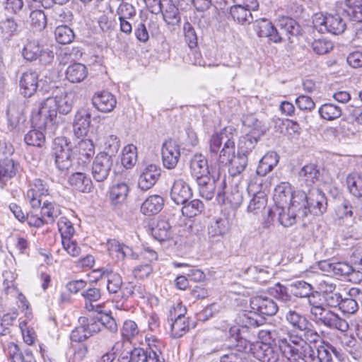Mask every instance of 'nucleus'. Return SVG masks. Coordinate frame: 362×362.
Listing matches in <instances>:
<instances>
[{"label": "nucleus", "mask_w": 362, "mask_h": 362, "mask_svg": "<svg viewBox=\"0 0 362 362\" xmlns=\"http://www.w3.org/2000/svg\"><path fill=\"white\" fill-rule=\"evenodd\" d=\"M72 107V95L66 91L48 97L40 103L38 113L34 118L35 124L40 129L52 130L54 126L53 121L57 113L67 115Z\"/></svg>", "instance_id": "1"}, {"label": "nucleus", "mask_w": 362, "mask_h": 362, "mask_svg": "<svg viewBox=\"0 0 362 362\" xmlns=\"http://www.w3.org/2000/svg\"><path fill=\"white\" fill-rule=\"evenodd\" d=\"M248 158L247 155L238 151L237 156L230 157L228 163H230L229 172L233 175H237L243 172L247 165Z\"/></svg>", "instance_id": "41"}, {"label": "nucleus", "mask_w": 362, "mask_h": 362, "mask_svg": "<svg viewBox=\"0 0 362 362\" xmlns=\"http://www.w3.org/2000/svg\"><path fill=\"white\" fill-rule=\"evenodd\" d=\"M298 175L307 185H311L319 180L320 173L316 165L308 164L301 168Z\"/></svg>", "instance_id": "40"}, {"label": "nucleus", "mask_w": 362, "mask_h": 362, "mask_svg": "<svg viewBox=\"0 0 362 362\" xmlns=\"http://www.w3.org/2000/svg\"><path fill=\"white\" fill-rule=\"evenodd\" d=\"M279 223L284 227H289L296 223L297 218H304L308 216L306 209H301L298 202L293 200L288 205L276 206Z\"/></svg>", "instance_id": "11"}, {"label": "nucleus", "mask_w": 362, "mask_h": 362, "mask_svg": "<svg viewBox=\"0 0 362 362\" xmlns=\"http://www.w3.org/2000/svg\"><path fill=\"white\" fill-rule=\"evenodd\" d=\"M137 160L136 147L132 144L127 145L123 149L122 163L126 168H131Z\"/></svg>", "instance_id": "51"}, {"label": "nucleus", "mask_w": 362, "mask_h": 362, "mask_svg": "<svg viewBox=\"0 0 362 362\" xmlns=\"http://www.w3.org/2000/svg\"><path fill=\"white\" fill-rule=\"evenodd\" d=\"M349 192L356 197H362V175L356 172L349 173L346 177Z\"/></svg>", "instance_id": "39"}, {"label": "nucleus", "mask_w": 362, "mask_h": 362, "mask_svg": "<svg viewBox=\"0 0 362 362\" xmlns=\"http://www.w3.org/2000/svg\"><path fill=\"white\" fill-rule=\"evenodd\" d=\"M18 163L11 158H4L0 161V183L4 184L16 174Z\"/></svg>", "instance_id": "36"}, {"label": "nucleus", "mask_w": 362, "mask_h": 362, "mask_svg": "<svg viewBox=\"0 0 362 362\" xmlns=\"http://www.w3.org/2000/svg\"><path fill=\"white\" fill-rule=\"evenodd\" d=\"M196 182L199 187L200 196L207 200H211L214 197L217 184H219L220 186L225 184L224 180L220 182L218 180H216L214 177L211 178L210 176L203 177L197 180Z\"/></svg>", "instance_id": "23"}, {"label": "nucleus", "mask_w": 362, "mask_h": 362, "mask_svg": "<svg viewBox=\"0 0 362 362\" xmlns=\"http://www.w3.org/2000/svg\"><path fill=\"white\" fill-rule=\"evenodd\" d=\"M190 173L195 180L209 177L210 171L206 158L202 154H195L190 160Z\"/></svg>", "instance_id": "22"}, {"label": "nucleus", "mask_w": 362, "mask_h": 362, "mask_svg": "<svg viewBox=\"0 0 362 362\" xmlns=\"http://www.w3.org/2000/svg\"><path fill=\"white\" fill-rule=\"evenodd\" d=\"M52 153L57 168L65 172L69 170L72 164V145L65 137L55 138L53 141Z\"/></svg>", "instance_id": "9"}, {"label": "nucleus", "mask_w": 362, "mask_h": 362, "mask_svg": "<svg viewBox=\"0 0 362 362\" xmlns=\"http://www.w3.org/2000/svg\"><path fill=\"white\" fill-rule=\"evenodd\" d=\"M40 208V214L45 224H52L61 214L59 206L48 200H45Z\"/></svg>", "instance_id": "30"}, {"label": "nucleus", "mask_w": 362, "mask_h": 362, "mask_svg": "<svg viewBox=\"0 0 362 362\" xmlns=\"http://www.w3.org/2000/svg\"><path fill=\"white\" fill-rule=\"evenodd\" d=\"M58 229L62 236V240L71 238L74 233V228L71 222L66 217H61L57 223Z\"/></svg>", "instance_id": "58"}, {"label": "nucleus", "mask_w": 362, "mask_h": 362, "mask_svg": "<svg viewBox=\"0 0 362 362\" xmlns=\"http://www.w3.org/2000/svg\"><path fill=\"white\" fill-rule=\"evenodd\" d=\"M91 113L86 108L80 109L76 114L73 124L74 134L77 137L86 136L91 122Z\"/></svg>", "instance_id": "19"}, {"label": "nucleus", "mask_w": 362, "mask_h": 362, "mask_svg": "<svg viewBox=\"0 0 362 362\" xmlns=\"http://www.w3.org/2000/svg\"><path fill=\"white\" fill-rule=\"evenodd\" d=\"M120 148L119 139L113 134L109 135L105 138V148L112 158L118 152Z\"/></svg>", "instance_id": "63"}, {"label": "nucleus", "mask_w": 362, "mask_h": 362, "mask_svg": "<svg viewBox=\"0 0 362 362\" xmlns=\"http://www.w3.org/2000/svg\"><path fill=\"white\" fill-rule=\"evenodd\" d=\"M320 116L327 120H333L339 118L342 113L339 106L332 103H325L322 105L318 110Z\"/></svg>", "instance_id": "48"}, {"label": "nucleus", "mask_w": 362, "mask_h": 362, "mask_svg": "<svg viewBox=\"0 0 362 362\" xmlns=\"http://www.w3.org/2000/svg\"><path fill=\"white\" fill-rule=\"evenodd\" d=\"M117 14L119 18L131 19L136 16V10L132 4L122 1L117 9Z\"/></svg>", "instance_id": "60"}, {"label": "nucleus", "mask_w": 362, "mask_h": 362, "mask_svg": "<svg viewBox=\"0 0 362 362\" xmlns=\"http://www.w3.org/2000/svg\"><path fill=\"white\" fill-rule=\"evenodd\" d=\"M296 192H293L288 182H281L274 189V200L276 206L288 205L293 202Z\"/></svg>", "instance_id": "21"}, {"label": "nucleus", "mask_w": 362, "mask_h": 362, "mask_svg": "<svg viewBox=\"0 0 362 362\" xmlns=\"http://www.w3.org/2000/svg\"><path fill=\"white\" fill-rule=\"evenodd\" d=\"M69 183L75 189L81 192H90L93 188L90 178L80 171L71 174L69 178Z\"/></svg>", "instance_id": "25"}, {"label": "nucleus", "mask_w": 362, "mask_h": 362, "mask_svg": "<svg viewBox=\"0 0 362 362\" xmlns=\"http://www.w3.org/2000/svg\"><path fill=\"white\" fill-rule=\"evenodd\" d=\"M267 205V197L264 192H258L251 199L247 210L253 214H257L260 210L265 208Z\"/></svg>", "instance_id": "52"}, {"label": "nucleus", "mask_w": 362, "mask_h": 362, "mask_svg": "<svg viewBox=\"0 0 362 362\" xmlns=\"http://www.w3.org/2000/svg\"><path fill=\"white\" fill-rule=\"evenodd\" d=\"M93 106L102 112H110L116 106L117 100L114 95L107 91L95 93L92 98Z\"/></svg>", "instance_id": "20"}, {"label": "nucleus", "mask_w": 362, "mask_h": 362, "mask_svg": "<svg viewBox=\"0 0 362 362\" xmlns=\"http://www.w3.org/2000/svg\"><path fill=\"white\" fill-rule=\"evenodd\" d=\"M88 76L86 66L81 63H74L69 66L66 70V78L71 83H80Z\"/></svg>", "instance_id": "31"}, {"label": "nucleus", "mask_w": 362, "mask_h": 362, "mask_svg": "<svg viewBox=\"0 0 362 362\" xmlns=\"http://www.w3.org/2000/svg\"><path fill=\"white\" fill-rule=\"evenodd\" d=\"M259 135L252 133L247 134L243 136L239 142L238 152L248 156V154L254 149L257 143Z\"/></svg>", "instance_id": "45"}, {"label": "nucleus", "mask_w": 362, "mask_h": 362, "mask_svg": "<svg viewBox=\"0 0 362 362\" xmlns=\"http://www.w3.org/2000/svg\"><path fill=\"white\" fill-rule=\"evenodd\" d=\"M129 188L127 183L119 182L114 185L110 191V198L113 204H122L126 200Z\"/></svg>", "instance_id": "38"}, {"label": "nucleus", "mask_w": 362, "mask_h": 362, "mask_svg": "<svg viewBox=\"0 0 362 362\" xmlns=\"http://www.w3.org/2000/svg\"><path fill=\"white\" fill-rule=\"evenodd\" d=\"M112 163L113 160L108 153H99L92 165L93 179L98 182L105 181L110 174Z\"/></svg>", "instance_id": "12"}, {"label": "nucleus", "mask_w": 362, "mask_h": 362, "mask_svg": "<svg viewBox=\"0 0 362 362\" xmlns=\"http://www.w3.org/2000/svg\"><path fill=\"white\" fill-rule=\"evenodd\" d=\"M344 11L351 21L362 22V2L360 0H346Z\"/></svg>", "instance_id": "42"}, {"label": "nucleus", "mask_w": 362, "mask_h": 362, "mask_svg": "<svg viewBox=\"0 0 362 362\" xmlns=\"http://www.w3.org/2000/svg\"><path fill=\"white\" fill-rule=\"evenodd\" d=\"M286 337H278V346L272 345L270 342L257 341L249 344V351L255 358L262 362H277L279 359L280 351L288 359V356L284 352L281 340Z\"/></svg>", "instance_id": "7"}, {"label": "nucleus", "mask_w": 362, "mask_h": 362, "mask_svg": "<svg viewBox=\"0 0 362 362\" xmlns=\"http://www.w3.org/2000/svg\"><path fill=\"white\" fill-rule=\"evenodd\" d=\"M294 202H298L301 209H306L308 214L310 213L315 216L323 214L327 208V198L318 188H312L308 193L297 191Z\"/></svg>", "instance_id": "6"}, {"label": "nucleus", "mask_w": 362, "mask_h": 362, "mask_svg": "<svg viewBox=\"0 0 362 362\" xmlns=\"http://www.w3.org/2000/svg\"><path fill=\"white\" fill-rule=\"evenodd\" d=\"M47 194L48 188L46 183L41 179H35L30 185L26 197L33 209H38L41 206L42 197Z\"/></svg>", "instance_id": "15"}, {"label": "nucleus", "mask_w": 362, "mask_h": 362, "mask_svg": "<svg viewBox=\"0 0 362 362\" xmlns=\"http://www.w3.org/2000/svg\"><path fill=\"white\" fill-rule=\"evenodd\" d=\"M109 254L115 257L117 260H124L127 257L132 255V250L128 246L120 243L115 239H110L106 243Z\"/></svg>", "instance_id": "28"}, {"label": "nucleus", "mask_w": 362, "mask_h": 362, "mask_svg": "<svg viewBox=\"0 0 362 362\" xmlns=\"http://www.w3.org/2000/svg\"><path fill=\"white\" fill-rule=\"evenodd\" d=\"M313 23L319 33H329L333 35L343 33L346 29V23L342 16L338 13H322L315 15Z\"/></svg>", "instance_id": "8"}, {"label": "nucleus", "mask_w": 362, "mask_h": 362, "mask_svg": "<svg viewBox=\"0 0 362 362\" xmlns=\"http://www.w3.org/2000/svg\"><path fill=\"white\" fill-rule=\"evenodd\" d=\"M145 352L146 362H165V358L158 345H149Z\"/></svg>", "instance_id": "62"}, {"label": "nucleus", "mask_w": 362, "mask_h": 362, "mask_svg": "<svg viewBox=\"0 0 362 362\" xmlns=\"http://www.w3.org/2000/svg\"><path fill=\"white\" fill-rule=\"evenodd\" d=\"M317 296H320V293H314L313 291L312 294L307 297L313 320L317 324L323 325L328 328L338 329L342 332H346L349 329L347 322L333 311L323 307L316 300Z\"/></svg>", "instance_id": "4"}, {"label": "nucleus", "mask_w": 362, "mask_h": 362, "mask_svg": "<svg viewBox=\"0 0 362 362\" xmlns=\"http://www.w3.org/2000/svg\"><path fill=\"white\" fill-rule=\"evenodd\" d=\"M83 297L85 298V308L88 311H96L102 313L101 305H93V302L98 301L100 297V291L97 288H89L82 293Z\"/></svg>", "instance_id": "33"}, {"label": "nucleus", "mask_w": 362, "mask_h": 362, "mask_svg": "<svg viewBox=\"0 0 362 362\" xmlns=\"http://www.w3.org/2000/svg\"><path fill=\"white\" fill-rule=\"evenodd\" d=\"M192 197V192L189 185L182 179L176 180L171 187L170 197L177 204H182Z\"/></svg>", "instance_id": "17"}, {"label": "nucleus", "mask_w": 362, "mask_h": 362, "mask_svg": "<svg viewBox=\"0 0 362 362\" xmlns=\"http://www.w3.org/2000/svg\"><path fill=\"white\" fill-rule=\"evenodd\" d=\"M255 30L259 37H267L274 43L286 40L292 42V37L302 34L300 25L290 18L280 19L277 27H274L271 21L263 19L257 23Z\"/></svg>", "instance_id": "3"}, {"label": "nucleus", "mask_w": 362, "mask_h": 362, "mask_svg": "<svg viewBox=\"0 0 362 362\" xmlns=\"http://www.w3.org/2000/svg\"><path fill=\"white\" fill-rule=\"evenodd\" d=\"M358 293L359 292L357 288H353L350 289L349 292V296L350 297L342 298L339 308L343 313L354 314L358 310V303L355 299L352 298V297Z\"/></svg>", "instance_id": "46"}, {"label": "nucleus", "mask_w": 362, "mask_h": 362, "mask_svg": "<svg viewBox=\"0 0 362 362\" xmlns=\"http://www.w3.org/2000/svg\"><path fill=\"white\" fill-rule=\"evenodd\" d=\"M229 228L228 221L226 218H219L211 221L208 228L209 233L211 236L222 235Z\"/></svg>", "instance_id": "53"}, {"label": "nucleus", "mask_w": 362, "mask_h": 362, "mask_svg": "<svg viewBox=\"0 0 362 362\" xmlns=\"http://www.w3.org/2000/svg\"><path fill=\"white\" fill-rule=\"evenodd\" d=\"M30 314L26 313V320H21L19 327L21 330L24 341L28 344L32 345L35 339L36 334L33 328L28 327V320H30Z\"/></svg>", "instance_id": "54"}, {"label": "nucleus", "mask_w": 362, "mask_h": 362, "mask_svg": "<svg viewBox=\"0 0 362 362\" xmlns=\"http://www.w3.org/2000/svg\"><path fill=\"white\" fill-rule=\"evenodd\" d=\"M286 322L295 329H305V326H312L305 315L294 309H289L286 313Z\"/></svg>", "instance_id": "29"}, {"label": "nucleus", "mask_w": 362, "mask_h": 362, "mask_svg": "<svg viewBox=\"0 0 362 362\" xmlns=\"http://www.w3.org/2000/svg\"><path fill=\"white\" fill-rule=\"evenodd\" d=\"M250 307L259 315L267 316L274 315L279 309L274 300L262 296L252 297L250 299Z\"/></svg>", "instance_id": "14"}, {"label": "nucleus", "mask_w": 362, "mask_h": 362, "mask_svg": "<svg viewBox=\"0 0 362 362\" xmlns=\"http://www.w3.org/2000/svg\"><path fill=\"white\" fill-rule=\"evenodd\" d=\"M31 25L33 28L41 30L47 25V18L45 13L41 10L33 11L30 14Z\"/></svg>", "instance_id": "59"}, {"label": "nucleus", "mask_w": 362, "mask_h": 362, "mask_svg": "<svg viewBox=\"0 0 362 362\" xmlns=\"http://www.w3.org/2000/svg\"><path fill=\"white\" fill-rule=\"evenodd\" d=\"M106 280V287L109 293H117L122 288V276L116 272L109 274Z\"/></svg>", "instance_id": "57"}, {"label": "nucleus", "mask_w": 362, "mask_h": 362, "mask_svg": "<svg viewBox=\"0 0 362 362\" xmlns=\"http://www.w3.org/2000/svg\"><path fill=\"white\" fill-rule=\"evenodd\" d=\"M235 4L230 6V14L235 21L240 24L250 23L253 18L248 8L242 6L240 0H233Z\"/></svg>", "instance_id": "27"}, {"label": "nucleus", "mask_w": 362, "mask_h": 362, "mask_svg": "<svg viewBox=\"0 0 362 362\" xmlns=\"http://www.w3.org/2000/svg\"><path fill=\"white\" fill-rule=\"evenodd\" d=\"M160 7L163 18L168 24L175 25L180 21L178 8L171 4L170 1H168L165 4L160 3Z\"/></svg>", "instance_id": "37"}, {"label": "nucleus", "mask_w": 362, "mask_h": 362, "mask_svg": "<svg viewBox=\"0 0 362 362\" xmlns=\"http://www.w3.org/2000/svg\"><path fill=\"white\" fill-rule=\"evenodd\" d=\"M291 293L298 298H306L312 294L313 287L311 284L304 281H297L290 285Z\"/></svg>", "instance_id": "47"}, {"label": "nucleus", "mask_w": 362, "mask_h": 362, "mask_svg": "<svg viewBox=\"0 0 362 362\" xmlns=\"http://www.w3.org/2000/svg\"><path fill=\"white\" fill-rule=\"evenodd\" d=\"M39 75L35 71L28 70L24 72L20 78L21 93L24 97H31L36 93L38 87Z\"/></svg>", "instance_id": "18"}, {"label": "nucleus", "mask_w": 362, "mask_h": 362, "mask_svg": "<svg viewBox=\"0 0 362 362\" xmlns=\"http://www.w3.org/2000/svg\"><path fill=\"white\" fill-rule=\"evenodd\" d=\"M182 208V213L187 217H194L199 214L204 209V204L199 199H193L189 202H187Z\"/></svg>", "instance_id": "49"}, {"label": "nucleus", "mask_w": 362, "mask_h": 362, "mask_svg": "<svg viewBox=\"0 0 362 362\" xmlns=\"http://www.w3.org/2000/svg\"><path fill=\"white\" fill-rule=\"evenodd\" d=\"M160 175V168L154 164L146 165L141 171L138 186L144 191L151 189L157 182Z\"/></svg>", "instance_id": "16"}, {"label": "nucleus", "mask_w": 362, "mask_h": 362, "mask_svg": "<svg viewBox=\"0 0 362 362\" xmlns=\"http://www.w3.org/2000/svg\"><path fill=\"white\" fill-rule=\"evenodd\" d=\"M256 317L257 313L253 310L250 312L243 311L238 315V323L244 327H256L260 325Z\"/></svg>", "instance_id": "50"}, {"label": "nucleus", "mask_w": 362, "mask_h": 362, "mask_svg": "<svg viewBox=\"0 0 362 362\" xmlns=\"http://www.w3.org/2000/svg\"><path fill=\"white\" fill-rule=\"evenodd\" d=\"M8 355L11 362H35L33 354L29 350L22 352L19 346L14 344L10 343L8 345Z\"/></svg>", "instance_id": "32"}, {"label": "nucleus", "mask_w": 362, "mask_h": 362, "mask_svg": "<svg viewBox=\"0 0 362 362\" xmlns=\"http://www.w3.org/2000/svg\"><path fill=\"white\" fill-rule=\"evenodd\" d=\"M171 334L174 338H180L188 332L189 324L188 318L184 314H179L175 320L171 319Z\"/></svg>", "instance_id": "34"}, {"label": "nucleus", "mask_w": 362, "mask_h": 362, "mask_svg": "<svg viewBox=\"0 0 362 362\" xmlns=\"http://www.w3.org/2000/svg\"><path fill=\"white\" fill-rule=\"evenodd\" d=\"M24 140L28 145L40 147L45 141V136L41 131L33 129L25 135Z\"/></svg>", "instance_id": "56"}, {"label": "nucleus", "mask_w": 362, "mask_h": 362, "mask_svg": "<svg viewBox=\"0 0 362 362\" xmlns=\"http://www.w3.org/2000/svg\"><path fill=\"white\" fill-rule=\"evenodd\" d=\"M56 40L62 44L66 45L71 43L74 39V33L73 30L66 25H59L54 30Z\"/></svg>", "instance_id": "44"}, {"label": "nucleus", "mask_w": 362, "mask_h": 362, "mask_svg": "<svg viewBox=\"0 0 362 362\" xmlns=\"http://www.w3.org/2000/svg\"><path fill=\"white\" fill-rule=\"evenodd\" d=\"M170 228L168 221L161 219L158 221L156 225L152 228L151 233L156 240L162 242L170 238Z\"/></svg>", "instance_id": "43"}, {"label": "nucleus", "mask_w": 362, "mask_h": 362, "mask_svg": "<svg viewBox=\"0 0 362 362\" xmlns=\"http://www.w3.org/2000/svg\"><path fill=\"white\" fill-rule=\"evenodd\" d=\"M78 152V160H81L83 165H86L90 158L95 153V147L93 141L90 139H82L76 146Z\"/></svg>", "instance_id": "35"}, {"label": "nucleus", "mask_w": 362, "mask_h": 362, "mask_svg": "<svg viewBox=\"0 0 362 362\" xmlns=\"http://www.w3.org/2000/svg\"><path fill=\"white\" fill-rule=\"evenodd\" d=\"M310 326L300 329V335L288 333L286 339L281 340V347L288 356L290 362H307V350L311 349V344L315 345L320 340V336Z\"/></svg>", "instance_id": "2"}, {"label": "nucleus", "mask_w": 362, "mask_h": 362, "mask_svg": "<svg viewBox=\"0 0 362 362\" xmlns=\"http://www.w3.org/2000/svg\"><path fill=\"white\" fill-rule=\"evenodd\" d=\"M210 152L218 154V162L226 165L235 153V141L233 135L225 128L214 134L210 139Z\"/></svg>", "instance_id": "5"}, {"label": "nucleus", "mask_w": 362, "mask_h": 362, "mask_svg": "<svg viewBox=\"0 0 362 362\" xmlns=\"http://www.w3.org/2000/svg\"><path fill=\"white\" fill-rule=\"evenodd\" d=\"M164 205V200L160 195L149 196L145 199L141 206V211L146 216L157 214L161 211Z\"/></svg>", "instance_id": "26"}, {"label": "nucleus", "mask_w": 362, "mask_h": 362, "mask_svg": "<svg viewBox=\"0 0 362 362\" xmlns=\"http://www.w3.org/2000/svg\"><path fill=\"white\" fill-rule=\"evenodd\" d=\"M22 54L27 61L33 62L39 59L43 64H50L54 59L53 52L44 48L38 40L34 39L27 40Z\"/></svg>", "instance_id": "10"}, {"label": "nucleus", "mask_w": 362, "mask_h": 362, "mask_svg": "<svg viewBox=\"0 0 362 362\" xmlns=\"http://www.w3.org/2000/svg\"><path fill=\"white\" fill-rule=\"evenodd\" d=\"M272 295L280 301L287 303L291 300V296L288 292V288L280 284H276L272 289Z\"/></svg>", "instance_id": "64"}, {"label": "nucleus", "mask_w": 362, "mask_h": 362, "mask_svg": "<svg viewBox=\"0 0 362 362\" xmlns=\"http://www.w3.org/2000/svg\"><path fill=\"white\" fill-rule=\"evenodd\" d=\"M242 122L245 127L252 129L250 133L260 135L262 132L261 122H259L255 115H247L243 116Z\"/></svg>", "instance_id": "61"}, {"label": "nucleus", "mask_w": 362, "mask_h": 362, "mask_svg": "<svg viewBox=\"0 0 362 362\" xmlns=\"http://www.w3.org/2000/svg\"><path fill=\"white\" fill-rule=\"evenodd\" d=\"M23 105L18 103H11L7 109L8 126L11 129H14L23 124L25 121L23 115Z\"/></svg>", "instance_id": "24"}, {"label": "nucleus", "mask_w": 362, "mask_h": 362, "mask_svg": "<svg viewBox=\"0 0 362 362\" xmlns=\"http://www.w3.org/2000/svg\"><path fill=\"white\" fill-rule=\"evenodd\" d=\"M162 160L164 167L175 168L180 158V146L175 140L165 141L162 146Z\"/></svg>", "instance_id": "13"}, {"label": "nucleus", "mask_w": 362, "mask_h": 362, "mask_svg": "<svg viewBox=\"0 0 362 362\" xmlns=\"http://www.w3.org/2000/svg\"><path fill=\"white\" fill-rule=\"evenodd\" d=\"M313 51L317 54H325L333 49V43L327 38H320L315 40L311 43Z\"/></svg>", "instance_id": "55"}]
</instances>
